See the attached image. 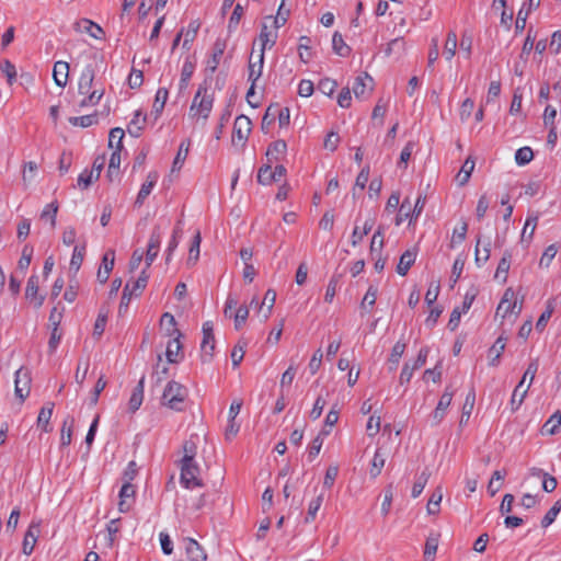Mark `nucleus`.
I'll return each mask as SVG.
<instances>
[{
    "label": "nucleus",
    "instance_id": "obj_32",
    "mask_svg": "<svg viewBox=\"0 0 561 561\" xmlns=\"http://www.w3.org/2000/svg\"><path fill=\"white\" fill-rule=\"evenodd\" d=\"M405 347H407V344L401 342V341H398L393 345V347L391 350V354H390V356L388 358L389 369L390 370L397 369V367L399 365V362H400V358L404 354Z\"/></svg>",
    "mask_w": 561,
    "mask_h": 561
},
{
    "label": "nucleus",
    "instance_id": "obj_25",
    "mask_svg": "<svg viewBox=\"0 0 561 561\" xmlns=\"http://www.w3.org/2000/svg\"><path fill=\"white\" fill-rule=\"evenodd\" d=\"M523 387H524V380H520L513 391L512 399H511V407H512L513 412L518 410L519 407L522 405V403L524 402V399L527 396L528 389L530 388V383H528L525 389H523Z\"/></svg>",
    "mask_w": 561,
    "mask_h": 561
},
{
    "label": "nucleus",
    "instance_id": "obj_4",
    "mask_svg": "<svg viewBox=\"0 0 561 561\" xmlns=\"http://www.w3.org/2000/svg\"><path fill=\"white\" fill-rule=\"evenodd\" d=\"M203 340L201 344V359L203 363H210L215 351V336H214V324L211 321L203 323Z\"/></svg>",
    "mask_w": 561,
    "mask_h": 561
},
{
    "label": "nucleus",
    "instance_id": "obj_3",
    "mask_svg": "<svg viewBox=\"0 0 561 561\" xmlns=\"http://www.w3.org/2000/svg\"><path fill=\"white\" fill-rule=\"evenodd\" d=\"M199 466L195 460L181 461V476L180 482L185 489H194L203 486V481L199 478Z\"/></svg>",
    "mask_w": 561,
    "mask_h": 561
},
{
    "label": "nucleus",
    "instance_id": "obj_28",
    "mask_svg": "<svg viewBox=\"0 0 561 561\" xmlns=\"http://www.w3.org/2000/svg\"><path fill=\"white\" fill-rule=\"evenodd\" d=\"M180 336H176L172 341L168 343L165 356L169 363L174 364L179 363L183 355L180 353L182 345L179 340Z\"/></svg>",
    "mask_w": 561,
    "mask_h": 561
},
{
    "label": "nucleus",
    "instance_id": "obj_30",
    "mask_svg": "<svg viewBox=\"0 0 561 561\" xmlns=\"http://www.w3.org/2000/svg\"><path fill=\"white\" fill-rule=\"evenodd\" d=\"M511 260H512V252L510 250H505L503 253V257L500 260L496 272H495V278L502 279L503 282L507 278V273L510 271L511 266Z\"/></svg>",
    "mask_w": 561,
    "mask_h": 561
},
{
    "label": "nucleus",
    "instance_id": "obj_43",
    "mask_svg": "<svg viewBox=\"0 0 561 561\" xmlns=\"http://www.w3.org/2000/svg\"><path fill=\"white\" fill-rule=\"evenodd\" d=\"M537 222H538V216L537 215L529 216L526 219V222H525V226L523 228L522 236H520V241L522 242H524L525 240L530 241L533 239L534 233H535V229L537 227Z\"/></svg>",
    "mask_w": 561,
    "mask_h": 561
},
{
    "label": "nucleus",
    "instance_id": "obj_60",
    "mask_svg": "<svg viewBox=\"0 0 561 561\" xmlns=\"http://www.w3.org/2000/svg\"><path fill=\"white\" fill-rule=\"evenodd\" d=\"M58 208H59V206H58L57 201H54V202L47 204L41 214L42 219H46V218L50 219V225L53 228H55V226H56V216L58 213Z\"/></svg>",
    "mask_w": 561,
    "mask_h": 561
},
{
    "label": "nucleus",
    "instance_id": "obj_7",
    "mask_svg": "<svg viewBox=\"0 0 561 561\" xmlns=\"http://www.w3.org/2000/svg\"><path fill=\"white\" fill-rule=\"evenodd\" d=\"M251 133V121L245 115H239L234 121L232 142L244 146Z\"/></svg>",
    "mask_w": 561,
    "mask_h": 561
},
{
    "label": "nucleus",
    "instance_id": "obj_23",
    "mask_svg": "<svg viewBox=\"0 0 561 561\" xmlns=\"http://www.w3.org/2000/svg\"><path fill=\"white\" fill-rule=\"evenodd\" d=\"M416 259V252L412 250H407L403 252V254L400 256L399 263L397 265V273L401 276H404L408 274L411 266L414 264Z\"/></svg>",
    "mask_w": 561,
    "mask_h": 561
},
{
    "label": "nucleus",
    "instance_id": "obj_47",
    "mask_svg": "<svg viewBox=\"0 0 561 561\" xmlns=\"http://www.w3.org/2000/svg\"><path fill=\"white\" fill-rule=\"evenodd\" d=\"M78 25L79 26L83 25L84 31L87 33H89L90 36H92L93 38L99 39V38H101L104 35L103 28L99 24H96V23H94V22H92V21H90L88 19L81 20L78 23Z\"/></svg>",
    "mask_w": 561,
    "mask_h": 561
},
{
    "label": "nucleus",
    "instance_id": "obj_8",
    "mask_svg": "<svg viewBox=\"0 0 561 561\" xmlns=\"http://www.w3.org/2000/svg\"><path fill=\"white\" fill-rule=\"evenodd\" d=\"M453 397L454 391L450 389V387H446L445 391L438 400L435 410L431 414L432 425H438L444 420L447 413V409L451 403Z\"/></svg>",
    "mask_w": 561,
    "mask_h": 561
},
{
    "label": "nucleus",
    "instance_id": "obj_5",
    "mask_svg": "<svg viewBox=\"0 0 561 561\" xmlns=\"http://www.w3.org/2000/svg\"><path fill=\"white\" fill-rule=\"evenodd\" d=\"M226 47H227L226 39L218 37L215 41L213 49H211V55H210L209 59L207 60V65H206V69H205L206 78H208V82L211 81L213 75L215 73V71L218 68V65H219L221 57L226 50Z\"/></svg>",
    "mask_w": 561,
    "mask_h": 561
},
{
    "label": "nucleus",
    "instance_id": "obj_48",
    "mask_svg": "<svg viewBox=\"0 0 561 561\" xmlns=\"http://www.w3.org/2000/svg\"><path fill=\"white\" fill-rule=\"evenodd\" d=\"M443 499L442 488L438 486L431 495L427 503V513L430 515H435L439 512V504Z\"/></svg>",
    "mask_w": 561,
    "mask_h": 561
},
{
    "label": "nucleus",
    "instance_id": "obj_19",
    "mask_svg": "<svg viewBox=\"0 0 561 561\" xmlns=\"http://www.w3.org/2000/svg\"><path fill=\"white\" fill-rule=\"evenodd\" d=\"M440 534L431 531L425 541L424 547V561H434L438 548Z\"/></svg>",
    "mask_w": 561,
    "mask_h": 561
},
{
    "label": "nucleus",
    "instance_id": "obj_37",
    "mask_svg": "<svg viewBox=\"0 0 561 561\" xmlns=\"http://www.w3.org/2000/svg\"><path fill=\"white\" fill-rule=\"evenodd\" d=\"M561 426V411L557 410L543 424L542 432L549 435H554Z\"/></svg>",
    "mask_w": 561,
    "mask_h": 561
},
{
    "label": "nucleus",
    "instance_id": "obj_10",
    "mask_svg": "<svg viewBox=\"0 0 561 561\" xmlns=\"http://www.w3.org/2000/svg\"><path fill=\"white\" fill-rule=\"evenodd\" d=\"M514 307H516V300H514V291L511 288H507L497 306L496 316L501 314L502 318H505L507 314H516L518 316L522 311V305H519L517 311H514Z\"/></svg>",
    "mask_w": 561,
    "mask_h": 561
},
{
    "label": "nucleus",
    "instance_id": "obj_14",
    "mask_svg": "<svg viewBox=\"0 0 561 561\" xmlns=\"http://www.w3.org/2000/svg\"><path fill=\"white\" fill-rule=\"evenodd\" d=\"M95 79V70L92 65H88L81 72L78 82V92L79 94H89L91 92L93 82Z\"/></svg>",
    "mask_w": 561,
    "mask_h": 561
},
{
    "label": "nucleus",
    "instance_id": "obj_16",
    "mask_svg": "<svg viewBox=\"0 0 561 561\" xmlns=\"http://www.w3.org/2000/svg\"><path fill=\"white\" fill-rule=\"evenodd\" d=\"M195 62L187 57L182 66L181 78L179 82V94L184 93L187 89L190 80L195 71Z\"/></svg>",
    "mask_w": 561,
    "mask_h": 561
},
{
    "label": "nucleus",
    "instance_id": "obj_55",
    "mask_svg": "<svg viewBox=\"0 0 561 561\" xmlns=\"http://www.w3.org/2000/svg\"><path fill=\"white\" fill-rule=\"evenodd\" d=\"M124 129L119 127L112 128L108 135V146L111 148L123 149Z\"/></svg>",
    "mask_w": 561,
    "mask_h": 561
},
{
    "label": "nucleus",
    "instance_id": "obj_21",
    "mask_svg": "<svg viewBox=\"0 0 561 561\" xmlns=\"http://www.w3.org/2000/svg\"><path fill=\"white\" fill-rule=\"evenodd\" d=\"M530 474L542 479L543 491L550 493L557 489V485H558L557 479L553 476H550L548 472H545L542 469L531 468Z\"/></svg>",
    "mask_w": 561,
    "mask_h": 561
},
{
    "label": "nucleus",
    "instance_id": "obj_17",
    "mask_svg": "<svg viewBox=\"0 0 561 561\" xmlns=\"http://www.w3.org/2000/svg\"><path fill=\"white\" fill-rule=\"evenodd\" d=\"M506 337L503 335L499 336L493 345L489 348V365L496 367L500 364L501 356L505 350Z\"/></svg>",
    "mask_w": 561,
    "mask_h": 561
},
{
    "label": "nucleus",
    "instance_id": "obj_34",
    "mask_svg": "<svg viewBox=\"0 0 561 561\" xmlns=\"http://www.w3.org/2000/svg\"><path fill=\"white\" fill-rule=\"evenodd\" d=\"M386 457L381 453V449L378 448L374 455V458L370 463L369 474L373 479H376L380 473L385 466Z\"/></svg>",
    "mask_w": 561,
    "mask_h": 561
},
{
    "label": "nucleus",
    "instance_id": "obj_36",
    "mask_svg": "<svg viewBox=\"0 0 561 561\" xmlns=\"http://www.w3.org/2000/svg\"><path fill=\"white\" fill-rule=\"evenodd\" d=\"M260 41L262 42V49L261 51H265L266 47H273L277 39V32L272 33L266 24H263L261 27Z\"/></svg>",
    "mask_w": 561,
    "mask_h": 561
},
{
    "label": "nucleus",
    "instance_id": "obj_31",
    "mask_svg": "<svg viewBox=\"0 0 561 561\" xmlns=\"http://www.w3.org/2000/svg\"><path fill=\"white\" fill-rule=\"evenodd\" d=\"M556 307V298H550L546 302V310L541 313L539 317L537 323H536V330L537 331H543L548 321L550 320Z\"/></svg>",
    "mask_w": 561,
    "mask_h": 561
},
{
    "label": "nucleus",
    "instance_id": "obj_27",
    "mask_svg": "<svg viewBox=\"0 0 561 561\" xmlns=\"http://www.w3.org/2000/svg\"><path fill=\"white\" fill-rule=\"evenodd\" d=\"M474 402H476V392H474V389H471L468 392V394L465 399V403L462 405L461 416H460V421H459L460 426L468 423V421L471 416L473 407H474Z\"/></svg>",
    "mask_w": 561,
    "mask_h": 561
},
{
    "label": "nucleus",
    "instance_id": "obj_57",
    "mask_svg": "<svg viewBox=\"0 0 561 561\" xmlns=\"http://www.w3.org/2000/svg\"><path fill=\"white\" fill-rule=\"evenodd\" d=\"M148 279L149 275L147 270H142L139 277L134 282L133 287H130V293H133L135 297H139L142 290L146 288Z\"/></svg>",
    "mask_w": 561,
    "mask_h": 561
},
{
    "label": "nucleus",
    "instance_id": "obj_61",
    "mask_svg": "<svg viewBox=\"0 0 561 561\" xmlns=\"http://www.w3.org/2000/svg\"><path fill=\"white\" fill-rule=\"evenodd\" d=\"M534 158V152L530 147H522L515 152V161L518 165L529 163Z\"/></svg>",
    "mask_w": 561,
    "mask_h": 561
},
{
    "label": "nucleus",
    "instance_id": "obj_26",
    "mask_svg": "<svg viewBox=\"0 0 561 561\" xmlns=\"http://www.w3.org/2000/svg\"><path fill=\"white\" fill-rule=\"evenodd\" d=\"M378 289L375 286H369L362 302H360V314L364 317L366 313H369L373 307L376 304Z\"/></svg>",
    "mask_w": 561,
    "mask_h": 561
},
{
    "label": "nucleus",
    "instance_id": "obj_54",
    "mask_svg": "<svg viewBox=\"0 0 561 561\" xmlns=\"http://www.w3.org/2000/svg\"><path fill=\"white\" fill-rule=\"evenodd\" d=\"M181 236H182V229L179 226H176L173 230L172 237H171L168 248L165 250V262L167 263H169L171 261L172 253L178 248L179 240H180Z\"/></svg>",
    "mask_w": 561,
    "mask_h": 561
},
{
    "label": "nucleus",
    "instance_id": "obj_53",
    "mask_svg": "<svg viewBox=\"0 0 561 561\" xmlns=\"http://www.w3.org/2000/svg\"><path fill=\"white\" fill-rule=\"evenodd\" d=\"M73 419H66L61 427L60 445L62 447L69 446L72 437Z\"/></svg>",
    "mask_w": 561,
    "mask_h": 561
},
{
    "label": "nucleus",
    "instance_id": "obj_2",
    "mask_svg": "<svg viewBox=\"0 0 561 561\" xmlns=\"http://www.w3.org/2000/svg\"><path fill=\"white\" fill-rule=\"evenodd\" d=\"M187 394L188 391L185 386L171 380L167 383L162 393V404L178 412L184 411Z\"/></svg>",
    "mask_w": 561,
    "mask_h": 561
},
{
    "label": "nucleus",
    "instance_id": "obj_29",
    "mask_svg": "<svg viewBox=\"0 0 561 561\" xmlns=\"http://www.w3.org/2000/svg\"><path fill=\"white\" fill-rule=\"evenodd\" d=\"M146 115H142L141 111H136L133 119L128 126V133L133 137H139L144 129V124L146 123Z\"/></svg>",
    "mask_w": 561,
    "mask_h": 561
},
{
    "label": "nucleus",
    "instance_id": "obj_24",
    "mask_svg": "<svg viewBox=\"0 0 561 561\" xmlns=\"http://www.w3.org/2000/svg\"><path fill=\"white\" fill-rule=\"evenodd\" d=\"M54 403L47 402L39 411L37 417V426L43 430V432L48 433L51 431L49 426V420L53 415Z\"/></svg>",
    "mask_w": 561,
    "mask_h": 561
},
{
    "label": "nucleus",
    "instance_id": "obj_44",
    "mask_svg": "<svg viewBox=\"0 0 561 561\" xmlns=\"http://www.w3.org/2000/svg\"><path fill=\"white\" fill-rule=\"evenodd\" d=\"M201 233L199 231L196 232L194 236L190 250H188V257H187V265H194L198 257H199V247H201Z\"/></svg>",
    "mask_w": 561,
    "mask_h": 561
},
{
    "label": "nucleus",
    "instance_id": "obj_40",
    "mask_svg": "<svg viewBox=\"0 0 561 561\" xmlns=\"http://www.w3.org/2000/svg\"><path fill=\"white\" fill-rule=\"evenodd\" d=\"M332 48L336 55L342 57H346L351 53L350 46L345 44L341 33L339 32L333 34Z\"/></svg>",
    "mask_w": 561,
    "mask_h": 561
},
{
    "label": "nucleus",
    "instance_id": "obj_41",
    "mask_svg": "<svg viewBox=\"0 0 561 561\" xmlns=\"http://www.w3.org/2000/svg\"><path fill=\"white\" fill-rule=\"evenodd\" d=\"M457 49V35L454 31L448 32L447 38L444 45V56L447 60H451Z\"/></svg>",
    "mask_w": 561,
    "mask_h": 561
},
{
    "label": "nucleus",
    "instance_id": "obj_13",
    "mask_svg": "<svg viewBox=\"0 0 561 561\" xmlns=\"http://www.w3.org/2000/svg\"><path fill=\"white\" fill-rule=\"evenodd\" d=\"M185 553L188 561H207L204 548L193 538H185Z\"/></svg>",
    "mask_w": 561,
    "mask_h": 561
},
{
    "label": "nucleus",
    "instance_id": "obj_51",
    "mask_svg": "<svg viewBox=\"0 0 561 561\" xmlns=\"http://www.w3.org/2000/svg\"><path fill=\"white\" fill-rule=\"evenodd\" d=\"M431 472L425 469L421 472V474L415 480L413 486H412V497H417L424 490L428 479H430Z\"/></svg>",
    "mask_w": 561,
    "mask_h": 561
},
{
    "label": "nucleus",
    "instance_id": "obj_63",
    "mask_svg": "<svg viewBox=\"0 0 561 561\" xmlns=\"http://www.w3.org/2000/svg\"><path fill=\"white\" fill-rule=\"evenodd\" d=\"M121 151L122 149L115 148L112 152L108 163L107 176L111 179L113 174H118L121 165Z\"/></svg>",
    "mask_w": 561,
    "mask_h": 561
},
{
    "label": "nucleus",
    "instance_id": "obj_59",
    "mask_svg": "<svg viewBox=\"0 0 561 561\" xmlns=\"http://www.w3.org/2000/svg\"><path fill=\"white\" fill-rule=\"evenodd\" d=\"M560 511H561V499L558 500L553 504V506L546 513V515L541 519V527L547 528L548 526H550L556 520Z\"/></svg>",
    "mask_w": 561,
    "mask_h": 561
},
{
    "label": "nucleus",
    "instance_id": "obj_20",
    "mask_svg": "<svg viewBox=\"0 0 561 561\" xmlns=\"http://www.w3.org/2000/svg\"><path fill=\"white\" fill-rule=\"evenodd\" d=\"M144 387H145V376L140 378L138 385L133 390L128 402V410L131 413H135L144 401Z\"/></svg>",
    "mask_w": 561,
    "mask_h": 561
},
{
    "label": "nucleus",
    "instance_id": "obj_35",
    "mask_svg": "<svg viewBox=\"0 0 561 561\" xmlns=\"http://www.w3.org/2000/svg\"><path fill=\"white\" fill-rule=\"evenodd\" d=\"M474 164H476V162L473 159H471V157H468L465 160L459 173L457 174V180L459 182V185L462 186L468 183V181L471 176V173L474 169Z\"/></svg>",
    "mask_w": 561,
    "mask_h": 561
},
{
    "label": "nucleus",
    "instance_id": "obj_11",
    "mask_svg": "<svg viewBox=\"0 0 561 561\" xmlns=\"http://www.w3.org/2000/svg\"><path fill=\"white\" fill-rule=\"evenodd\" d=\"M352 91L357 99H366L373 91V78L367 72L356 77Z\"/></svg>",
    "mask_w": 561,
    "mask_h": 561
},
{
    "label": "nucleus",
    "instance_id": "obj_49",
    "mask_svg": "<svg viewBox=\"0 0 561 561\" xmlns=\"http://www.w3.org/2000/svg\"><path fill=\"white\" fill-rule=\"evenodd\" d=\"M85 254V245H76L70 260V270L78 272L81 267Z\"/></svg>",
    "mask_w": 561,
    "mask_h": 561
},
{
    "label": "nucleus",
    "instance_id": "obj_22",
    "mask_svg": "<svg viewBox=\"0 0 561 561\" xmlns=\"http://www.w3.org/2000/svg\"><path fill=\"white\" fill-rule=\"evenodd\" d=\"M38 531V525H30L22 543L23 553H25L26 556H30L33 552L35 543L37 541Z\"/></svg>",
    "mask_w": 561,
    "mask_h": 561
},
{
    "label": "nucleus",
    "instance_id": "obj_33",
    "mask_svg": "<svg viewBox=\"0 0 561 561\" xmlns=\"http://www.w3.org/2000/svg\"><path fill=\"white\" fill-rule=\"evenodd\" d=\"M161 327L165 330L168 336H173L175 333L181 336V332L176 329V321L173 314L164 312L160 320Z\"/></svg>",
    "mask_w": 561,
    "mask_h": 561
},
{
    "label": "nucleus",
    "instance_id": "obj_6",
    "mask_svg": "<svg viewBox=\"0 0 561 561\" xmlns=\"http://www.w3.org/2000/svg\"><path fill=\"white\" fill-rule=\"evenodd\" d=\"M31 380V375L27 368L21 367L15 371L14 392L21 402H23L30 394Z\"/></svg>",
    "mask_w": 561,
    "mask_h": 561
},
{
    "label": "nucleus",
    "instance_id": "obj_1",
    "mask_svg": "<svg viewBox=\"0 0 561 561\" xmlns=\"http://www.w3.org/2000/svg\"><path fill=\"white\" fill-rule=\"evenodd\" d=\"M209 84L208 78H205L203 83L198 85L190 107V117L208 119L215 101L214 94L208 93Z\"/></svg>",
    "mask_w": 561,
    "mask_h": 561
},
{
    "label": "nucleus",
    "instance_id": "obj_62",
    "mask_svg": "<svg viewBox=\"0 0 561 561\" xmlns=\"http://www.w3.org/2000/svg\"><path fill=\"white\" fill-rule=\"evenodd\" d=\"M257 182L263 185H270L273 183L272 164L266 162L259 169Z\"/></svg>",
    "mask_w": 561,
    "mask_h": 561
},
{
    "label": "nucleus",
    "instance_id": "obj_38",
    "mask_svg": "<svg viewBox=\"0 0 561 561\" xmlns=\"http://www.w3.org/2000/svg\"><path fill=\"white\" fill-rule=\"evenodd\" d=\"M168 95H169L168 89H165V88L158 89V91L156 93L153 106H152L153 113L156 114V118L159 117L160 114L162 113L165 102L168 100Z\"/></svg>",
    "mask_w": 561,
    "mask_h": 561
},
{
    "label": "nucleus",
    "instance_id": "obj_50",
    "mask_svg": "<svg viewBox=\"0 0 561 561\" xmlns=\"http://www.w3.org/2000/svg\"><path fill=\"white\" fill-rule=\"evenodd\" d=\"M199 27L201 23L198 20H193L190 22L183 41V48L190 49V44L196 38Z\"/></svg>",
    "mask_w": 561,
    "mask_h": 561
},
{
    "label": "nucleus",
    "instance_id": "obj_45",
    "mask_svg": "<svg viewBox=\"0 0 561 561\" xmlns=\"http://www.w3.org/2000/svg\"><path fill=\"white\" fill-rule=\"evenodd\" d=\"M311 39L308 36H301L299 38L298 53L299 58L302 62L307 64L311 59Z\"/></svg>",
    "mask_w": 561,
    "mask_h": 561
},
{
    "label": "nucleus",
    "instance_id": "obj_39",
    "mask_svg": "<svg viewBox=\"0 0 561 561\" xmlns=\"http://www.w3.org/2000/svg\"><path fill=\"white\" fill-rule=\"evenodd\" d=\"M263 66H264V55H263V51H261V54L259 55L257 65L252 64L251 61L249 64L248 80L251 81L252 84H256V81L262 76Z\"/></svg>",
    "mask_w": 561,
    "mask_h": 561
},
{
    "label": "nucleus",
    "instance_id": "obj_15",
    "mask_svg": "<svg viewBox=\"0 0 561 561\" xmlns=\"http://www.w3.org/2000/svg\"><path fill=\"white\" fill-rule=\"evenodd\" d=\"M286 150L287 144L285 142V140L278 139L276 141H273L266 150V161L271 164L273 162L280 161L284 158Z\"/></svg>",
    "mask_w": 561,
    "mask_h": 561
},
{
    "label": "nucleus",
    "instance_id": "obj_9",
    "mask_svg": "<svg viewBox=\"0 0 561 561\" xmlns=\"http://www.w3.org/2000/svg\"><path fill=\"white\" fill-rule=\"evenodd\" d=\"M136 495V488L133 483L124 482L119 491L118 510L122 513L130 511Z\"/></svg>",
    "mask_w": 561,
    "mask_h": 561
},
{
    "label": "nucleus",
    "instance_id": "obj_64",
    "mask_svg": "<svg viewBox=\"0 0 561 561\" xmlns=\"http://www.w3.org/2000/svg\"><path fill=\"white\" fill-rule=\"evenodd\" d=\"M157 359H158V363H157V365L154 367V370L152 373V379H154L156 383H161L168 377L169 367L167 365H163L160 368V364L162 363L161 354L158 355Z\"/></svg>",
    "mask_w": 561,
    "mask_h": 561
},
{
    "label": "nucleus",
    "instance_id": "obj_42",
    "mask_svg": "<svg viewBox=\"0 0 561 561\" xmlns=\"http://www.w3.org/2000/svg\"><path fill=\"white\" fill-rule=\"evenodd\" d=\"M323 499H324L323 493H320L313 500L310 501V503L308 505L307 515L305 517L306 523H311L314 520L317 513L322 505Z\"/></svg>",
    "mask_w": 561,
    "mask_h": 561
},
{
    "label": "nucleus",
    "instance_id": "obj_46",
    "mask_svg": "<svg viewBox=\"0 0 561 561\" xmlns=\"http://www.w3.org/2000/svg\"><path fill=\"white\" fill-rule=\"evenodd\" d=\"M69 123L72 126H80V127H90L98 123V114H90V115H83V116H72L69 117Z\"/></svg>",
    "mask_w": 561,
    "mask_h": 561
},
{
    "label": "nucleus",
    "instance_id": "obj_52",
    "mask_svg": "<svg viewBox=\"0 0 561 561\" xmlns=\"http://www.w3.org/2000/svg\"><path fill=\"white\" fill-rule=\"evenodd\" d=\"M188 147H190V142H187L185 145V141H182L180 147H179V151L174 158V161H173V164H172V171H179L181 170L186 157H187V153H188Z\"/></svg>",
    "mask_w": 561,
    "mask_h": 561
},
{
    "label": "nucleus",
    "instance_id": "obj_58",
    "mask_svg": "<svg viewBox=\"0 0 561 561\" xmlns=\"http://www.w3.org/2000/svg\"><path fill=\"white\" fill-rule=\"evenodd\" d=\"M468 224L466 220L462 219L460 227L454 229L450 247L454 248L455 244L462 243L466 240Z\"/></svg>",
    "mask_w": 561,
    "mask_h": 561
},
{
    "label": "nucleus",
    "instance_id": "obj_12",
    "mask_svg": "<svg viewBox=\"0 0 561 561\" xmlns=\"http://www.w3.org/2000/svg\"><path fill=\"white\" fill-rule=\"evenodd\" d=\"M25 298L30 300L35 308H41L44 304L45 297L38 295V276L32 275L27 279L26 289H25Z\"/></svg>",
    "mask_w": 561,
    "mask_h": 561
},
{
    "label": "nucleus",
    "instance_id": "obj_18",
    "mask_svg": "<svg viewBox=\"0 0 561 561\" xmlns=\"http://www.w3.org/2000/svg\"><path fill=\"white\" fill-rule=\"evenodd\" d=\"M68 76L69 64L61 60L56 61L53 69V78L55 83L60 88H65L68 82Z\"/></svg>",
    "mask_w": 561,
    "mask_h": 561
},
{
    "label": "nucleus",
    "instance_id": "obj_56",
    "mask_svg": "<svg viewBox=\"0 0 561 561\" xmlns=\"http://www.w3.org/2000/svg\"><path fill=\"white\" fill-rule=\"evenodd\" d=\"M163 232H164V229L162 228V226L160 224H157L152 228V231H151V234L149 238V242H148L149 249H156V250L160 249Z\"/></svg>",
    "mask_w": 561,
    "mask_h": 561
}]
</instances>
